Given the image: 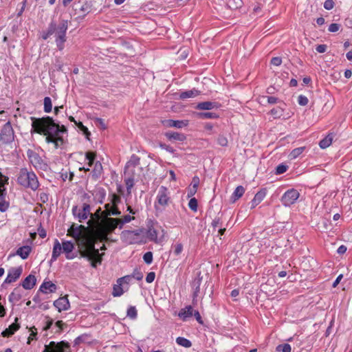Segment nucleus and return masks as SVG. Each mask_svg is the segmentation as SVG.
Wrapping results in <instances>:
<instances>
[{
  "instance_id": "680f3d73",
  "label": "nucleus",
  "mask_w": 352,
  "mask_h": 352,
  "mask_svg": "<svg viewBox=\"0 0 352 352\" xmlns=\"http://www.w3.org/2000/svg\"><path fill=\"white\" fill-rule=\"evenodd\" d=\"M120 201H121V199L118 195H116V194H113L111 195V204L113 206H118V204L120 202Z\"/></svg>"
},
{
  "instance_id": "bf43d9fd",
  "label": "nucleus",
  "mask_w": 352,
  "mask_h": 352,
  "mask_svg": "<svg viewBox=\"0 0 352 352\" xmlns=\"http://www.w3.org/2000/svg\"><path fill=\"white\" fill-rule=\"evenodd\" d=\"M107 214H111V216H120L121 214V212L118 209V206L112 205L111 212L107 213Z\"/></svg>"
},
{
  "instance_id": "dca6fc26",
  "label": "nucleus",
  "mask_w": 352,
  "mask_h": 352,
  "mask_svg": "<svg viewBox=\"0 0 352 352\" xmlns=\"http://www.w3.org/2000/svg\"><path fill=\"white\" fill-rule=\"evenodd\" d=\"M54 305L58 309V312L68 310L70 307V304L67 296L60 297L59 298L56 300L54 302Z\"/></svg>"
},
{
  "instance_id": "f3484780",
  "label": "nucleus",
  "mask_w": 352,
  "mask_h": 352,
  "mask_svg": "<svg viewBox=\"0 0 352 352\" xmlns=\"http://www.w3.org/2000/svg\"><path fill=\"white\" fill-rule=\"evenodd\" d=\"M111 212V209L104 210L102 211V219H99L97 223V231L99 234V232H101L106 226L109 224V223L106 221L107 219H113L111 217V214H107V213Z\"/></svg>"
},
{
  "instance_id": "09e8293b",
  "label": "nucleus",
  "mask_w": 352,
  "mask_h": 352,
  "mask_svg": "<svg viewBox=\"0 0 352 352\" xmlns=\"http://www.w3.org/2000/svg\"><path fill=\"white\" fill-rule=\"evenodd\" d=\"M183 251V245L180 243H176L174 245L173 254L176 256H179Z\"/></svg>"
},
{
  "instance_id": "f257e3e1",
  "label": "nucleus",
  "mask_w": 352,
  "mask_h": 352,
  "mask_svg": "<svg viewBox=\"0 0 352 352\" xmlns=\"http://www.w3.org/2000/svg\"><path fill=\"white\" fill-rule=\"evenodd\" d=\"M67 235L75 239L81 257L91 258L97 255L95 244L99 239L92 228L89 230L85 226L73 223L67 230Z\"/></svg>"
},
{
  "instance_id": "a19ab883",
  "label": "nucleus",
  "mask_w": 352,
  "mask_h": 352,
  "mask_svg": "<svg viewBox=\"0 0 352 352\" xmlns=\"http://www.w3.org/2000/svg\"><path fill=\"white\" fill-rule=\"evenodd\" d=\"M85 157L88 160V166L91 167L93 164H94V160L96 157V154L93 152H87L85 154Z\"/></svg>"
},
{
  "instance_id": "2eb2a0df",
  "label": "nucleus",
  "mask_w": 352,
  "mask_h": 352,
  "mask_svg": "<svg viewBox=\"0 0 352 352\" xmlns=\"http://www.w3.org/2000/svg\"><path fill=\"white\" fill-rule=\"evenodd\" d=\"M91 219L88 221V224L92 227V229L96 234V237L98 239H99V235L96 227L98 221H99V219H102V211L101 210V208H99L97 209V210L94 214L91 213Z\"/></svg>"
},
{
  "instance_id": "58836bf2",
  "label": "nucleus",
  "mask_w": 352,
  "mask_h": 352,
  "mask_svg": "<svg viewBox=\"0 0 352 352\" xmlns=\"http://www.w3.org/2000/svg\"><path fill=\"white\" fill-rule=\"evenodd\" d=\"M52 109V100L50 97H45L44 98V111L45 113H50Z\"/></svg>"
},
{
  "instance_id": "9d476101",
  "label": "nucleus",
  "mask_w": 352,
  "mask_h": 352,
  "mask_svg": "<svg viewBox=\"0 0 352 352\" xmlns=\"http://www.w3.org/2000/svg\"><path fill=\"white\" fill-rule=\"evenodd\" d=\"M91 206L88 204H83L81 208H78L77 206H74L72 208V214L73 215L78 218L80 222H82L84 220L87 219L89 216L91 217Z\"/></svg>"
},
{
  "instance_id": "37998d69",
  "label": "nucleus",
  "mask_w": 352,
  "mask_h": 352,
  "mask_svg": "<svg viewBox=\"0 0 352 352\" xmlns=\"http://www.w3.org/2000/svg\"><path fill=\"white\" fill-rule=\"evenodd\" d=\"M270 113L274 118H280L283 115V109L280 107L272 109Z\"/></svg>"
},
{
  "instance_id": "f704fd0d",
  "label": "nucleus",
  "mask_w": 352,
  "mask_h": 352,
  "mask_svg": "<svg viewBox=\"0 0 352 352\" xmlns=\"http://www.w3.org/2000/svg\"><path fill=\"white\" fill-rule=\"evenodd\" d=\"M304 150H305L304 146H301V147H298V148L293 149L289 155L290 159L291 160L296 159L304 151Z\"/></svg>"
},
{
  "instance_id": "b1692460",
  "label": "nucleus",
  "mask_w": 352,
  "mask_h": 352,
  "mask_svg": "<svg viewBox=\"0 0 352 352\" xmlns=\"http://www.w3.org/2000/svg\"><path fill=\"white\" fill-rule=\"evenodd\" d=\"M200 94V91L192 89L191 90H188L185 91H182L179 94V98L182 100L190 98H195L197 96Z\"/></svg>"
},
{
  "instance_id": "338daca9",
  "label": "nucleus",
  "mask_w": 352,
  "mask_h": 352,
  "mask_svg": "<svg viewBox=\"0 0 352 352\" xmlns=\"http://www.w3.org/2000/svg\"><path fill=\"white\" fill-rule=\"evenodd\" d=\"M155 272H149L146 277V281L148 283H151L153 282V280H155Z\"/></svg>"
},
{
  "instance_id": "6ab92c4d",
  "label": "nucleus",
  "mask_w": 352,
  "mask_h": 352,
  "mask_svg": "<svg viewBox=\"0 0 352 352\" xmlns=\"http://www.w3.org/2000/svg\"><path fill=\"white\" fill-rule=\"evenodd\" d=\"M36 283V278L35 276L30 274L24 279L21 285L25 289H31L34 287Z\"/></svg>"
},
{
  "instance_id": "e2e57ef3",
  "label": "nucleus",
  "mask_w": 352,
  "mask_h": 352,
  "mask_svg": "<svg viewBox=\"0 0 352 352\" xmlns=\"http://www.w3.org/2000/svg\"><path fill=\"white\" fill-rule=\"evenodd\" d=\"M334 5L335 3L333 0H326L324 3V8L327 10H330L333 8Z\"/></svg>"
},
{
  "instance_id": "6e6552de",
  "label": "nucleus",
  "mask_w": 352,
  "mask_h": 352,
  "mask_svg": "<svg viewBox=\"0 0 352 352\" xmlns=\"http://www.w3.org/2000/svg\"><path fill=\"white\" fill-rule=\"evenodd\" d=\"M14 131L10 121L7 122L0 131V142L2 144H9L14 141Z\"/></svg>"
},
{
  "instance_id": "864d4df0",
  "label": "nucleus",
  "mask_w": 352,
  "mask_h": 352,
  "mask_svg": "<svg viewBox=\"0 0 352 352\" xmlns=\"http://www.w3.org/2000/svg\"><path fill=\"white\" fill-rule=\"evenodd\" d=\"M308 98L303 95H300L298 98V102L301 106H305L308 104Z\"/></svg>"
},
{
  "instance_id": "0e129e2a",
  "label": "nucleus",
  "mask_w": 352,
  "mask_h": 352,
  "mask_svg": "<svg viewBox=\"0 0 352 352\" xmlns=\"http://www.w3.org/2000/svg\"><path fill=\"white\" fill-rule=\"evenodd\" d=\"M31 331L32 333L28 338V344H30L31 340L36 339V336L37 333L36 329L35 327H32L31 329Z\"/></svg>"
},
{
  "instance_id": "2f4dec72",
  "label": "nucleus",
  "mask_w": 352,
  "mask_h": 352,
  "mask_svg": "<svg viewBox=\"0 0 352 352\" xmlns=\"http://www.w3.org/2000/svg\"><path fill=\"white\" fill-rule=\"evenodd\" d=\"M102 254H100L99 253V250H98V254L97 255H94L91 258H89L88 257H85L86 258H87L89 261H91V265L93 267H96L97 264H100L101 262H102Z\"/></svg>"
},
{
  "instance_id": "6e6d98bb",
  "label": "nucleus",
  "mask_w": 352,
  "mask_h": 352,
  "mask_svg": "<svg viewBox=\"0 0 352 352\" xmlns=\"http://www.w3.org/2000/svg\"><path fill=\"white\" fill-rule=\"evenodd\" d=\"M18 318H15V322L12 323V324H10L8 327V330L12 331V333L14 334L20 327V325L16 323V321H17Z\"/></svg>"
},
{
  "instance_id": "7ed1b4c3",
  "label": "nucleus",
  "mask_w": 352,
  "mask_h": 352,
  "mask_svg": "<svg viewBox=\"0 0 352 352\" xmlns=\"http://www.w3.org/2000/svg\"><path fill=\"white\" fill-rule=\"evenodd\" d=\"M17 183L25 188H30L34 191L39 187V182L37 176L32 170L27 168H21L16 175Z\"/></svg>"
},
{
  "instance_id": "412c9836",
  "label": "nucleus",
  "mask_w": 352,
  "mask_h": 352,
  "mask_svg": "<svg viewBox=\"0 0 352 352\" xmlns=\"http://www.w3.org/2000/svg\"><path fill=\"white\" fill-rule=\"evenodd\" d=\"M265 195L266 192L265 190L258 191L251 201V208H254L257 205H258L263 200Z\"/></svg>"
},
{
  "instance_id": "4d7b16f0",
  "label": "nucleus",
  "mask_w": 352,
  "mask_h": 352,
  "mask_svg": "<svg viewBox=\"0 0 352 352\" xmlns=\"http://www.w3.org/2000/svg\"><path fill=\"white\" fill-rule=\"evenodd\" d=\"M217 142L221 146H226L228 145V140L223 135H219L218 137Z\"/></svg>"
},
{
  "instance_id": "ea45409f",
  "label": "nucleus",
  "mask_w": 352,
  "mask_h": 352,
  "mask_svg": "<svg viewBox=\"0 0 352 352\" xmlns=\"http://www.w3.org/2000/svg\"><path fill=\"white\" fill-rule=\"evenodd\" d=\"M126 316L131 319H135L138 316V311L135 307L130 306L127 309Z\"/></svg>"
},
{
  "instance_id": "4468645a",
  "label": "nucleus",
  "mask_w": 352,
  "mask_h": 352,
  "mask_svg": "<svg viewBox=\"0 0 352 352\" xmlns=\"http://www.w3.org/2000/svg\"><path fill=\"white\" fill-rule=\"evenodd\" d=\"M23 268L21 266L16 267H11L8 271V275L6 278L3 284H10L15 282L21 275Z\"/></svg>"
},
{
  "instance_id": "bb28decb",
  "label": "nucleus",
  "mask_w": 352,
  "mask_h": 352,
  "mask_svg": "<svg viewBox=\"0 0 352 352\" xmlns=\"http://www.w3.org/2000/svg\"><path fill=\"white\" fill-rule=\"evenodd\" d=\"M217 107L215 102L206 101L197 104L196 108L201 110H210Z\"/></svg>"
},
{
  "instance_id": "ddd939ff",
  "label": "nucleus",
  "mask_w": 352,
  "mask_h": 352,
  "mask_svg": "<svg viewBox=\"0 0 352 352\" xmlns=\"http://www.w3.org/2000/svg\"><path fill=\"white\" fill-rule=\"evenodd\" d=\"M140 230H124L121 232L120 237L122 241L128 244H135L139 241Z\"/></svg>"
},
{
  "instance_id": "5fc2aeb1",
  "label": "nucleus",
  "mask_w": 352,
  "mask_h": 352,
  "mask_svg": "<svg viewBox=\"0 0 352 352\" xmlns=\"http://www.w3.org/2000/svg\"><path fill=\"white\" fill-rule=\"evenodd\" d=\"M131 276H132V278H135L137 280H141L143 278L142 273L138 270H135Z\"/></svg>"
},
{
  "instance_id": "4be33fe9",
  "label": "nucleus",
  "mask_w": 352,
  "mask_h": 352,
  "mask_svg": "<svg viewBox=\"0 0 352 352\" xmlns=\"http://www.w3.org/2000/svg\"><path fill=\"white\" fill-rule=\"evenodd\" d=\"M32 248L29 245L20 247L16 250V254L19 256L22 259H26L30 254Z\"/></svg>"
},
{
  "instance_id": "a18cd8bd",
  "label": "nucleus",
  "mask_w": 352,
  "mask_h": 352,
  "mask_svg": "<svg viewBox=\"0 0 352 352\" xmlns=\"http://www.w3.org/2000/svg\"><path fill=\"white\" fill-rule=\"evenodd\" d=\"M199 118L203 119H214L218 117L216 113L211 112L200 113H199Z\"/></svg>"
},
{
  "instance_id": "f8f14e48",
  "label": "nucleus",
  "mask_w": 352,
  "mask_h": 352,
  "mask_svg": "<svg viewBox=\"0 0 352 352\" xmlns=\"http://www.w3.org/2000/svg\"><path fill=\"white\" fill-rule=\"evenodd\" d=\"M299 196L300 194L297 190L291 188L283 195L280 201L283 206L289 207L297 201Z\"/></svg>"
},
{
  "instance_id": "aec40b11",
  "label": "nucleus",
  "mask_w": 352,
  "mask_h": 352,
  "mask_svg": "<svg viewBox=\"0 0 352 352\" xmlns=\"http://www.w3.org/2000/svg\"><path fill=\"white\" fill-rule=\"evenodd\" d=\"M39 290L43 293H52L56 290V285L51 281H45L40 286Z\"/></svg>"
},
{
  "instance_id": "69168bd1",
  "label": "nucleus",
  "mask_w": 352,
  "mask_h": 352,
  "mask_svg": "<svg viewBox=\"0 0 352 352\" xmlns=\"http://www.w3.org/2000/svg\"><path fill=\"white\" fill-rule=\"evenodd\" d=\"M340 25L338 23H331L329 26V31L331 32H338L340 29Z\"/></svg>"
},
{
  "instance_id": "603ef678",
  "label": "nucleus",
  "mask_w": 352,
  "mask_h": 352,
  "mask_svg": "<svg viewBox=\"0 0 352 352\" xmlns=\"http://www.w3.org/2000/svg\"><path fill=\"white\" fill-rule=\"evenodd\" d=\"M287 166L285 165V164H279L278 166H277L276 168V173L277 175H280V174H283L284 173H285L287 170Z\"/></svg>"
},
{
  "instance_id": "13d9d810",
  "label": "nucleus",
  "mask_w": 352,
  "mask_h": 352,
  "mask_svg": "<svg viewBox=\"0 0 352 352\" xmlns=\"http://www.w3.org/2000/svg\"><path fill=\"white\" fill-rule=\"evenodd\" d=\"M57 27L58 26H56V25L55 23H50V25L47 29V34L50 36H51L54 34H55L56 31L57 30Z\"/></svg>"
},
{
  "instance_id": "3c124183",
  "label": "nucleus",
  "mask_w": 352,
  "mask_h": 352,
  "mask_svg": "<svg viewBox=\"0 0 352 352\" xmlns=\"http://www.w3.org/2000/svg\"><path fill=\"white\" fill-rule=\"evenodd\" d=\"M94 122L101 129H105L107 128V125L104 122V120L102 118H95Z\"/></svg>"
},
{
  "instance_id": "1a4fd4ad",
  "label": "nucleus",
  "mask_w": 352,
  "mask_h": 352,
  "mask_svg": "<svg viewBox=\"0 0 352 352\" xmlns=\"http://www.w3.org/2000/svg\"><path fill=\"white\" fill-rule=\"evenodd\" d=\"M27 156L30 162L36 169L43 170H45L47 169V164L43 160L41 156L33 150L28 149L27 151Z\"/></svg>"
},
{
  "instance_id": "a878e982",
  "label": "nucleus",
  "mask_w": 352,
  "mask_h": 352,
  "mask_svg": "<svg viewBox=\"0 0 352 352\" xmlns=\"http://www.w3.org/2000/svg\"><path fill=\"white\" fill-rule=\"evenodd\" d=\"M166 137L168 140H175L179 142H183L186 140L185 135L178 132H168L166 133Z\"/></svg>"
},
{
  "instance_id": "c756f323",
  "label": "nucleus",
  "mask_w": 352,
  "mask_h": 352,
  "mask_svg": "<svg viewBox=\"0 0 352 352\" xmlns=\"http://www.w3.org/2000/svg\"><path fill=\"white\" fill-rule=\"evenodd\" d=\"M245 192V188L242 186H238L232 195V199H233V201H235L236 200L239 199L240 197H241L243 196V195L244 194Z\"/></svg>"
},
{
  "instance_id": "8fccbe9b",
  "label": "nucleus",
  "mask_w": 352,
  "mask_h": 352,
  "mask_svg": "<svg viewBox=\"0 0 352 352\" xmlns=\"http://www.w3.org/2000/svg\"><path fill=\"white\" fill-rule=\"evenodd\" d=\"M143 260L146 264H151L153 262V253L151 252H146L143 256Z\"/></svg>"
},
{
  "instance_id": "473e14b6",
  "label": "nucleus",
  "mask_w": 352,
  "mask_h": 352,
  "mask_svg": "<svg viewBox=\"0 0 352 352\" xmlns=\"http://www.w3.org/2000/svg\"><path fill=\"white\" fill-rule=\"evenodd\" d=\"M140 157L136 155H132L129 161L127 162L126 165V168H129L130 166L135 167V166L140 164Z\"/></svg>"
},
{
  "instance_id": "393cba45",
  "label": "nucleus",
  "mask_w": 352,
  "mask_h": 352,
  "mask_svg": "<svg viewBox=\"0 0 352 352\" xmlns=\"http://www.w3.org/2000/svg\"><path fill=\"white\" fill-rule=\"evenodd\" d=\"M193 309L191 306H187L179 311L178 316L184 320H186L188 318L193 315Z\"/></svg>"
},
{
  "instance_id": "c9c22d12",
  "label": "nucleus",
  "mask_w": 352,
  "mask_h": 352,
  "mask_svg": "<svg viewBox=\"0 0 352 352\" xmlns=\"http://www.w3.org/2000/svg\"><path fill=\"white\" fill-rule=\"evenodd\" d=\"M9 205V202L6 200L3 195L1 194V195H0V211L1 212H6L8 209Z\"/></svg>"
},
{
  "instance_id": "7c9ffc66",
  "label": "nucleus",
  "mask_w": 352,
  "mask_h": 352,
  "mask_svg": "<svg viewBox=\"0 0 352 352\" xmlns=\"http://www.w3.org/2000/svg\"><path fill=\"white\" fill-rule=\"evenodd\" d=\"M176 343L179 346H184L185 348H190L192 346V342L184 337L177 338Z\"/></svg>"
},
{
  "instance_id": "79ce46f5",
  "label": "nucleus",
  "mask_w": 352,
  "mask_h": 352,
  "mask_svg": "<svg viewBox=\"0 0 352 352\" xmlns=\"http://www.w3.org/2000/svg\"><path fill=\"white\" fill-rule=\"evenodd\" d=\"M124 182H125L127 192H128V194H130L131 188L134 186V179L133 177H129L128 178H126Z\"/></svg>"
},
{
  "instance_id": "0eeeda50",
  "label": "nucleus",
  "mask_w": 352,
  "mask_h": 352,
  "mask_svg": "<svg viewBox=\"0 0 352 352\" xmlns=\"http://www.w3.org/2000/svg\"><path fill=\"white\" fill-rule=\"evenodd\" d=\"M67 28V21L63 20L58 25L55 33V42L60 51H62L65 47L64 43L66 41V32Z\"/></svg>"
},
{
  "instance_id": "a211bd4d",
  "label": "nucleus",
  "mask_w": 352,
  "mask_h": 352,
  "mask_svg": "<svg viewBox=\"0 0 352 352\" xmlns=\"http://www.w3.org/2000/svg\"><path fill=\"white\" fill-rule=\"evenodd\" d=\"M164 125L167 127H175L177 129H181L184 126H188V120H166L162 121Z\"/></svg>"
},
{
  "instance_id": "9b49d317",
  "label": "nucleus",
  "mask_w": 352,
  "mask_h": 352,
  "mask_svg": "<svg viewBox=\"0 0 352 352\" xmlns=\"http://www.w3.org/2000/svg\"><path fill=\"white\" fill-rule=\"evenodd\" d=\"M43 352H70V346L68 342L61 341L56 343L52 341L45 346Z\"/></svg>"
},
{
  "instance_id": "423d86ee",
  "label": "nucleus",
  "mask_w": 352,
  "mask_h": 352,
  "mask_svg": "<svg viewBox=\"0 0 352 352\" xmlns=\"http://www.w3.org/2000/svg\"><path fill=\"white\" fill-rule=\"evenodd\" d=\"M108 225L101 231L99 232V241H104L108 240V235L113 233L116 228L122 229L125 224L120 218L107 219Z\"/></svg>"
},
{
  "instance_id": "de8ad7c7",
  "label": "nucleus",
  "mask_w": 352,
  "mask_h": 352,
  "mask_svg": "<svg viewBox=\"0 0 352 352\" xmlns=\"http://www.w3.org/2000/svg\"><path fill=\"white\" fill-rule=\"evenodd\" d=\"M132 279L133 278L131 275H126L122 278H118L117 280V283H119L120 285H122L123 283L129 284L131 281Z\"/></svg>"
},
{
  "instance_id": "c85d7f7f",
  "label": "nucleus",
  "mask_w": 352,
  "mask_h": 352,
  "mask_svg": "<svg viewBox=\"0 0 352 352\" xmlns=\"http://www.w3.org/2000/svg\"><path fill=\"white\" fill-rule=\"evenodd\" d=\"M102 173V164L99 161H97L94 164V167L92 170V177L94 179H98L101 175Z\"/></svg>"
},
{
  "instance_id": "39448f33",
  "label": "nucleus",
  "mask_w": 352,
  "mask_h": 352,
  "mask_svg": "<svg viewBox=\"0 0 352 352\" xmlns=\"http://www.w3.org/2000/svg\"><path fill=\"white\" fill-rule=\"evenodd\" d=\"M171 203L170 192L168 188L161 186L157 191L154 208L157 214L162 211Z\"/></svg>"
},
{
  "instance_id": "5701e85b",
  "label": "nucleus",
  "mask_w": 352,
  "mask_h": 352,
  "mask_svg": "<svg viewBox=\"0 0 352 352\" xmlns=\"http://www.w3.org/2000/svg\"><path fill=\"white\" fill-rule=\"evenodd\" d=\"M22 291L19 287L14 289L12 292L9 295V300L12 302H16L22 298Z\"/></svg>"
},
{
  "instance_id": "052dcab7",
  "label": "nucleus",
  "mask_w": 352,
  "mask_h": 352,
  "mask_svg": "<svg viewBox=\"0 0 352 352\" xmlns=\"http://www.w3.org/2000/svg\"><path fill=\"white\" fill-rule=\"evenodd\" d=\"M77 126L85 134L87 138H89L90 132L88 131V129L86 126H85L80 122H78Z\"/></svg>"
},
{
  "instance_id": "e433bc0d",
  "label": "nucleus",
  "mask_w": 352,
  "mask_h": 352,
  "mask_svg": "<svg viewBox=\"0 0 352 352\" xmlns=\"http://www.w3.org/2000/svg\"><path fill=\"white\" fill-rule=\"evenodd\" d=\"M147 236L151 241L157 242V232L153 228H149L147 231Z\"/></svg>"
},
{
  "instance_id": "774afa93",
  "label": "nucleus",
  "mask_w": 352,
  "mask_h": 352,
  "mask_svg": "<svg viewBox=\"0 0 352 352\" xmlns=\"http://www.w3.org/2000/svg\"><path fill=\"white\" fill-rule=\"evenodd\" d=\"M271 63L275 66H279L282 63V60L280 57H274L271 60Z\"/></svg>"
},
{
  "instance_id": "72a5a7b5",
  "label": "nucleus",
  "mask_w": 352,
  "mask_h": 352,
  "mask_svg": "<svg viewBox=\"0 0 352 352\" xmlns=\"http://www.w3.org/2000/svg\"><path fill=\"white\" fill-rule=\"evenodd\" d=\"M201 282V278H200L195 279L192 282V287L194 288V292H193V298H194L198 296V293L199 292Z\"/></svg>"
},
{
  "instance_id": "c03bdc74",
  "label": "nucleus",
  "mask_w": 352,
  "mask_h": 352,
  "mask_svg": "<svg viewBox=\"0 0 352 352\" xmlns=\"http://www.w3.org/2000/svg\"><path fill=\"white\" fill-rule=\"evenodd\" d=\"M197 206H198V204H197V200L196 198L195 197H192L190 199L189 202H188V207L189 208L192 210L193 212H197Z\"/></svg>"
},
{
  "instance_id": "4c0bfd02",
  "label": "nucleus",
  "mask_w": 352,
  "mask_h": 352,
  "mask_svg": "<svg viewBox=\"0 0 352 352\" xmlns=\"http://www.w3.org/2000/svg\"><path fill=\"white\" fill-rule=\"evenodd\" d=\"M122 285H120L119 283H117L113 286V289L112 292V295L115 297L120 296L123 294L124 291L122 288Z\"/></svg>"
},
{
  "instance_id": "cd10ccee",
  "label": "nucleus",
  "mask_w": 352,
  "mask_h": 352,
  "mask_svg": "<svg viewBox=\"0 0 352 352\" xmlns=\"http://www.w3.org/2000/svg\"><path fill=\"white\" fill-rule=\"evenodd\" d=\"M333 133H329L324 138H323L322 140L319 142V146L321 148L324 149L329 147L333 141Z\"/></svg>"
},
{
  "instance_id": "49530a36",
  "label": "nucleus",
  "mask_w": 352,
  "mask_h": 352,
  "mask_svg": "<svg viewBox=\"0 0 352 352\" xmlns=\"http://www.w3.org/2000/svg\"><path fill=\"white\" fill-rule=\"evenodd\" d=\"M276 349L277 351L291 352V346L289 344H280Z\"/></svg>"
},
{
  "instance_id": "f03ea898",
  "label": "nucleus",
  "mask_w": 352,
  "mask_h": 352,
  "mask_svg": "<svg viewBox=\"0 0 352 352\" xmlns=\"http://www.w3.org/2000/svg\"><path fill=\"white\" fill-rule=\"evenodd\" d=\"M31 119L32 120V127L34 132L43 134L45 136L47 143H53L56 148L60 144H63V138L61 134L67 132V129L64 125L60 126L50 116L41 118L32 117Z\"/></svg>"
},
{
  "instance_id": "20e7f679",
  "label": "nucleus",
  "mask_w": 352,
  "mask_h": 352,
  "mask_svg": "<svg viewBox=\"0 0 352 352\" xmlns=\"http://www.w3.org/2000/svg\"><path fill=\"white\" fill-rule=\"evenodd\" d=\"M74 248L75 244L72 241H63L62 243H60L58 239H55L53 245L51 262L56 261L62 252L65 254L67 259L72 260L74 258L76 255L72 254V251Z\"/></svg>"
}]
</instances>
